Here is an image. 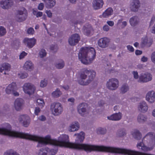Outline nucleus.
Segmentation results:
<instances>
[{"label": "nucleus", "mask_w": 155, "mask_h": 155, "mask_svg": "<svg viewBox=\"0 0 155 155\" xmlns=\"http://www.w3.org/2000/svg\"><path fill=\"white\" fill-rule=\"evenodd\" d=\"M8 129L6 127L5 135L9 137H19L29 139L38 142L37 147H42L43 145L48 144L64 147L77 150H83L86 152H91L92 151H105L111 153L124 154V148L110 147L98 146L86 144H80L84 138V134L81 132L79 134H75L74 136H77L76 140V143L69 142L68 135L63 134L61 135L58 140H53L50 135H47L45 137L36 135H32L28 134L12 131V127Z\"/></svg>", "instance_id": "f257e3e1"}, {"label": "nucleus", "mask_w": 155, "mask_h": 155, "mask_svg": "<svg viewBox=\"0 0 155 155\" xmlns=\"http://www.w3.org/2000/svg\"><path fill=\"white\" fill-rule=\"evenodd\" d=\"M155 147V134L150 132L143 138L142 141L138 142L137 147L144 152L152 150Z\"/></svg>", "instance_id": "f03ea898"}, {"label": "nucleus", "mask_w": 155, "mask_h": 155, "mask_svg": "<svg viewBox=\"0 0 155 155\" xmlns=\"http://www.w3.org/2000/svg\"><path fill=\"white\" fill-rule=\"evenodd\" d=\"M96 52L92 47H84L81 49L78 53V58L83 64L91 63L95 58Z\"/></svg>", "instance_id": "7ed1b4c3"}, {"label": "nucleus", "mask_w": 155, "mask_h": 155, "mask_svg": "<svg viewBox=\"0 0 155 155\" xmlns=\"http://www.w3.org/2000/svg\"><path fill=\"white\" fill-rule=\"evenodd\" d=\"M96 75L94 71L84 69L80 73L78 83L82 85H87L94 80Z\"/></svg>", "instance_id": "20e7f679"}, {"label": "nucleus", "mask_w": 155, "mask_h": 155, "mask_svg": "<svg viewBox=\"0 0 155 155\" xmlns=\"http://www.w3.org/2000/svg\"><path fill=\"white\" fill-rule=\"evenodd\" d=\"M50 109L52 114L58 116L61 114L63 111V107L61 104L59 102H54L50 106Z\"/></svg>", "instance_id": "39448f33"}, {"label": "nucleus", "mask_w": 155, "mask_h": 155, "mask_svg": "<svg viewBox=\"0 0 155 155\" xmlns=\"http://www.w3.org/2000/svg\"><path fill=\"white\" fill-rule=\"evenodd\" d=\"M119 85V82L116 78H111L108 80L106 84L107 88L111 91H115L117 89Z\"/></svg>", "instance_id": "423d86ee"}, {"label": "nucleus", "mask_w": 155, "mask_h": 155, "mask_svg": "<svg viewBox=\"0 0 155 155\" xmlns=\"http://www.w3.org/2000/svg\"><path fill=\"white\" fill-rule=\"evenodd\" d=\"M27 17V11L24 7L21 8L20 10L18 11L16 16V20L19 22L24 21Z\"/></svg>", "instance_id": "0eeeda50"}, {"label": "nucleus", "mask_w": 155, "mask_h": 155, "mask_svg": "<svg viewBox=\"0 0 155 155\" xmlns=\"http://www.w3.org/2000/svg\"><path fill=\"white\" fill-rule=\"evenodd\" d=\"M152 79V75L150 73L147 72L140 75L138 82L142 83H146L151 81Z\"/></svg>", "instance_id": "6e6552de"}, {"label": "nucleus", "mask_w": 155, "mask_h": 155, "mask_svg": "<svg viewBox=\"0 0 155 155\" xmlns=\"http://www.w3.org/2000/svg\"><path fill=\"white\" fill-rule=\"evenodd\" d=\"M88 105L86 103H82L79 104L77 106V110L81 116H84L88 113Z\"/></svg>", "instance_id": "1a4fd4ad"}, {"label": "nucleus", "mask_w": 155, "mask_h": 155, "mask_svg": "<svg viewBox=\"0 0 155 155\" xmlns=\"http://www.w3.org/2000/svg\"><path fill=\"white\" fill-rule=\"evenodd\" d=\"M23 88L24 92L30 95L33 94L35 90V86L30 83L25 84Z\"/></svg>", "instance_id": "9d476101"}, {"label": "nucleus", "mask_w": 155, "mask_h": 155, "mask_svg": "<svg viewBox=\"0 0 155 155\" xmlns=\"http://www.w3.org/2000/svg\"><path fill=\"white\" fill-rule=\"evenodd\" d=\"M80 39L79 35L77 34L72 35L69 38L68 42L71 46H74L78 43Z\"/></svg>", "instance_id": "9b49d317"}, {"label": "nucleus", "mask_w": 155, "mask_h": 155, "mask_svg": "<svg viewBox=\"0 0 155 155\" xmlns=\"http://www.w3.org/2000/svg\"><path fill=\"white\" fill-rule=\"evenodd\" d=\"M18 120L19 122L25 127H27L30 123V118L27 115H20L19 117Z\"/></svg>", "instance_id": "f8f14e48"}, {"label": "nucleus", "mask_w": 155, "mask_h": 155, "mask_svg": "<svg viewBox=\"0 0 155 155\" xmlns=\"http://www.w3.org/2000/svg\"><path fill=\"white\" fill-rule=\"evenodd\" d=\"M110 39L107 37H104L100 39L98 41V44L99 47L105 48L107 47L109 44Z\"/></svg>", "instance_id": "ddd939ff"}, {"label": "nucleus", "mask_w": 155, "mask_h": 155, "mask_svg": "<svg viewBox=\"0 0 155 155\" xmlns=\"http://www.w3.org/2000/svg\"><path fill=\"white\" fill-rule=\"evenodd\" d=\"M146 100L150 103H153L155 101V92L153 90L149 91L146 96Z\"/></svg>", "instance_id": "4468645a"}, {"label": "nucleus", "mask_w": 155, "mask_h": 155, "mask_svg": "<svg viewBox=\"0 0 155 155\" xmlns=\"http://www.w3.org/2000/svg\"><path fill=\"white\" fill-rule=\"evenodd\" d=\"M13 4L12 0H2L0 2V6L3 9H8Z\"/></svg>", "instance_id": "2eb2a0df"}, {"label": "nucleus", "mask_w": 155, "mask_h": 155, "mask_svg": "<svg viewBox=\"0 0 155 155\" xmlns=\"http://www.w3.org/2000/svg\"><path fill=\"white\" fill-rule=\"evenodd\" d=\"M24 104L23 100L21 98H17L15 101L14 106L17 111H20L22 109Z\"/></svg>", "instance_id": "dca6fc26"}, {"label": "nucleus", "mask_w": 155, "mask_h": 155, "mask_svg": "<svg viewBox=\"0 0 155 155\" xmlns=\"http://www.w3.org/2000/svg\"><path fill=\"white\" fill-rule=\"evenodd\" d=\"M140 6V2L138 0H133L130 3V9L134 12H137Z\"/></svg>", "instance_id": "f3484780"}, {"label": "nucleus", "mask_w": 155, "mask_h": 155, "mask_svg": "<svg viewBox=\"0 0 155 155\" xmlns=\"http://www.w3.org/2000/svg\"><path fill=\"white\" fill-rule=\"evenodd\" d=\"M36 39L34 38H25L24 40V42L25 44L30 48H32L35 44Z\"/></svg>", "instance_id": "a211bd4d"}, {"label": "nucleus", "mask_w": 155, "mask_h": 155, "mask_svg": "<svg viewBox=\"0 0 155 155\" xmlns=\"http://www.w3.org/2000/svg\"><path fill=\"white\" fill-rule=\"evenodd\" d=\"M92 3L94 8L97 10L102 7L104 2L103 0H93Z\"/></svg>", "instance_id": "6ab92c4d"}, {"label": "nucleus", "mask_w": 155, "mask_h": 155, "mask_svg": "<svg viewBox=\"0 0 155 155\" xmlns=\"http://www.w3.org/2000/svg\"><path fill=\"white\" fill-rule=\"evenodd\" d=\"M16 90L17 87L16 83L12 82L5 89V91L7 94H12V92H14Z\"/></svg>", "instance_id": "aec40b11"}, {"label": "nucleus", "mask_w": 155, "mask_h": 155, "mask_svg": "<svg viewBox=\"0 0 155 155\" xmlns=\"http://www.w3.org/2000/svg\"><path fill=\"white\" fill-rule=\"evenodd\" d=\"M139 111L142 113L146 112L148 109V106L145 101H142L140 102L138 107Z\"/></svg>", "instance_id": "412c9836"}, {"label": "nucleus", "mask_w": 155, "mask_h": 155, "mask_svg": "<svg viewBox=\"0 0 155 155\" xmlns=\"http://www.w3.org/2000/svg\"><path fill=\"white\" fill-rule=\"evenodd\" d=\"M129 22L131 26L134 27L138 24L140 19L138 16H134L130 19Z\"/></svg>", "instance_id": "4be33fe9"}, {"label": "nucleus", "mask_w": 155, "mask_h": 155, "mask_svg": "<svg viewBox=\"0 0 155 155\" xmlns=\"http://www.w3.org/2000/svg\"><path fill=\"white\" fill-rule=\"evenodd\" d=\"M122 117V114L120 112L113 114L109 117H107L108 119L112 120H119Z\"/></svg>", "instance_id": "5701e85b"}, {"label": "nucleus", "mask_w": 155, "mask_h": 155, "mask_svg": "<svg viewBox=\"0 0 155 155\" xmlns=\"http://www.w3.org/2000/svg\"><path fill=\"white\" fill-rule=\"evenodd\" d=\"M11 68L10 65L8 63H5L2 64L0 67V72H3L5 71L4 74H6V71H8L10 70Z\"/></svg>", "instance_id": "b1692460"}, {"label": "nucleus", "mask_w": 155, "mask_h": 155, "mask_svg": "<svg viewBox=\"0 0 155 155\" xmlns=\"http://www.w3.org/2000/svg\"><path fill=\"white\" fill-rule=\"evenodd\" d=\"M79 128V125L78 122H75L72 123L68 128V130L70 132L77 130Z\"/></svg>", "instance_id": "393cba45"}, {"label": "nucleus", "mask_w": 155, "mask_h": 155, "mask_svg": "<svg viewBox=\"0 0 155 155\" xmlns=\"http://www.w3.org/2000/svg\"><path fill=\"white\" fill-rule=\"evenodd\" d=\"M147 117L146 116L142 114H139L137 117V120L140 124H143L147 121Z\"/></svg>", "instance_id": "a878e982"}, {"label": "nucleus", "mask_w": 155, "mask_h": 155, "mask_svg": "<svg viewBox=\"0 0 155 155\" xmlns=\"http://www.w3.org/2000/svg\"><path fill=\"white\" fill-rule=\"evenodd\" d=\"M141 46L143 47L145 46L150 47L151 45V41L150 40H148L147 37L143 38L142 39Z\"/></svg>", "instance_id": "bb28decb"}, {"label": "nucleus", "mask_w": 155, "mask_h": 155, "mask_svg": "<svg viewBox=\"0 0 155 155\" xmlns=\"http://www.w3.org/2000/svg\"><path fill=\"white\" fill-rule=\"evenodd\" d=\"M23 68L25 70L31 71L34 68L33 64L31 61H26L25 63Z\"/></svg>", "instance_id": "cd10ccee"}, {"label": "nucleus", "mask_w": 155, "mask_h": 155, "mask_svg": "<svg viewBox=\"0 0 155 155\" xmlns=\"http://www.w3.org/2000/svg\"><path fill=\"white\" fill-rule=\"evenodd\" d=\"M133 137L135 139L138 140L141 138L142 135L140 131L137 130H134L132 133Z\"/></svg>", "instance_id": "c85d7f7f"}, {"label": "nucleus", "mask_w": 155, "mask_h": 155, "mask_svg": "<svg viewBox=\"0 0 155 155\" xmlns=\"http://www.w3.org/2000/svg\"><path fill=\"white\" fill-rule=\"evenodd\" d=\"M129 89V87L127 84H124L121 86L120 88V93L122 94H124L128 91Z\"/></svg>", "instance_id": "c756f323"}, {"label": "nucleus", "mask_w": 155, "mask_h": 155, "mask_svg": "<svg viewBox=\"0 0 155 155\" xmlns=\"http://www.w3.org/2000/svg\"><path fill=\"white\" fill-rule=\"evenodd\" d=\"M113 10L111 8H107L103 14V16L104 18H107L113 14Z\"/></svg>", "instance_id": "7c9ffc66"}, {"label": "nucleus", "mask_w": 155, "mask_h": 155, "mask_svg": "<svg viewBox=\"0 0 155 155\" xmlns=\"http://www.w3.org/2000/svg\"><path fill=\"white\" fill-rule=\"evenodd\" d=\"M6 127L8 129H10V124L8 123L4 124L3 127L0 128V134L5 135Z\"/></svg>", "instance_id": "2f4dec72"}, {"label": "nucleus", "mask_w": 155, "mask_h": 155, "mask_svg": "<svg viewBox=\"0 0 155 155\" xmlns=\"http://www.w3.org/2000/svg\"><path fill=\"white\" fill-rule=\"evenodd\" d=\"M117 134L120 137H122L126 134V130L124 128L119 129L118 130Z\"/></svg>", "instance_id": "473e14b6"}, {"label": "nucleus", "mask_w": 155, "mask_h": 155, "mask_svg": "<svg viewBox=\"0 0 155 155\" xmlns=\"http://www.w3.org/2000/svg\"><path fill=\"white\" fill-rule=\"evenodd\" d=\"M62 94V92L60 91V89L57 88L52 93V95L54 97L57 98L60 96Z\"/></svg>", "instance_id": "72a5a7b5"}, {"label": "nucleus", "mask_w": 155, "mask_h": 155, "mask_svg": "<svg viewBox=\"0 0 155 155\" xmlns=\"http://www.w3.org/2000/svg\"><path fill=\"white\" fill-rule=\"evenodd\" d=\"M55 0H47L46 2L47 7L49 8H51L55 5Z\"/></svg>", "instance_id": "f704fd0d"}, {"label": "nucleus", "mask_w": 155, "mask_h": 155, "mask_svg": "<svg viewBox=\"0 0 155 155\" xmlns=\"http://www.w3.org/2000/svg\"><path fill=\"white\" fill-rule=\"evenodd\" d=\"M4 155H20L15 151L12 150H9L5 152Z\"/></svg>", "instance_id": "c9c22d12"}, {"label": "nucleus", "mask_w": 155, "mask_h": 155, "mask_svg": "<svg viewBox=\"0 0 155 155\" xmlns=\"http://www.w3.org/2000/svg\"><path fill=\"white\" fill-rule=\"evenodd\" d=\"M49 150V148L46 147L45 149H41L39 151L38 155H47V152Z\"/></svg>", "instance_id": "e433bc0d"}, {"label": "nucleus", "mask_w": 155, "mask_h": 155, "mask_svg": "<svg viewBox=\"0 0 155 155\" xmlns=\"http://www.w3.org/2000/svg\"><path fill=\"white\" fill-rule=\"evenodd\" d=\"M92 30V28L90 26L87 27H85L84 30V32L85 35H88L90 34Z\"/></svg>", "instance_id": "4c0bfd02"}, {"label": "nucleus", "mask_w": 155, "mask_h": 155, "mask_svg": "<svg viewBox=\"0 0 155 155\" xmlns=\"http://www.w3.org/2000/svg\"><path fill=\"white\" fill-rule=\"evenodd\" d=\"M37 105H38L41 108H42L45 105V103L43 99H38L37 101Z\"/></svg>", "instance_id": "58836bf2"}, {"label": "nucleus", "mask_w": 155, "mask_h": 155, "mask_svg": "<svg viewBox=\"0 0 155 155\" xmlns=\"http://www.w3.org/2000/svg\"><path fill=\"white\" fill-rule=\"evenodd\" d=\"M97 133L98 134H104L106 132V130L104 128H99L97 129Z\"/></svg>", "instance_id": "ea45409f"}, {"label": "nucleus", "mask_w": 155, "mask_h": 155, "mask_svg": "<svg viewBox=\"0 0 155 155\" xmlns=\"http://www.w3.org/2000/svg\"><path fill=\"white\" fill-rule=\"evenodd\" d=\"M64 63L63 61L61 60L60 62L58 63L56 65L57 68L59 69L62 68L64 66Z\"/></svg>", "instance_id": "a19ab883"}, {"label": "nucleus", "mask_w": 155, "mask_h": 155, "mask_svg": "<svg viewBox=\"0 0 155 155\" xmlns=\"http://www.w3.org/2000/svg\"><path fill=\"white\" fill-rule=\"evenodd\" d=\"M46 51L44 49H41L39 52V56L41 58H43L45 57L46 55Z\"/></svg>", "instance_id": "79ce46f5"}, {"label": "nucleus", "mask_w": 155, "mask_h": 155, "mask_svg": "<svg viewBox=\"0 0 155 155\" xmlns=\"http://www.w3.org/2000/svg\"><path fill=\"white\" fill-rule=\"evenodd\" d=\"M6 33V29L3 27H0V36L4 35Z\"/></svg>", "instance_id": "37998d69"}, {"label": "nucleus", "mask_w": 155, "mask_h": 155, "mask_svg": "<svg viewBox=\"0 0 155 155\" xmlns=\"http://www.w3.org/2000/svg\"><path fill=\"white\" fill-rule=\"evenodd\" d=\"M33 13L34 15H35L37 17H41L43 15L42 12H37L36 11L33 10Z\"/></svg>", "instance_id": "c03bdc74"}, {"label": "nucleus", "mask_w": 155, "mask_h": 155, "mask_svg": "<svg viewBox=\"0 0 155 155\" xmlns=\"http://www.w3.org/2000/svg\"><path fill=\"white\" fill-rule=\"evenodd\" d=\"M57 149L56 150L51 149H49V150L48 151L47 153H49V155H55L57 152Z\"/></svg>", "instance_id": "a18cd8bd"}, {"label": "nucleus", "mask_w": 155, "mask_h": 155, "mask_svg": "<svg viewBox=\"0 0 155 155\" xmlns=\"http://www.w3.org/2000/svg\"><path fill=\"white\" fill-rule=\"evenodd\" d=\"M28 74L26 73H21L18 74V77L21 79L26 78L28 76Z\"/></svg>", "instance_id": "49530a36"}, {"label": "nucleus", "mask_w": 155, "mask_h": 155, "mask_svg": "<svg viewBox=\"0 0 155 155\" xmlns=\"http://www.w3.org/2000/svg\"><path fill=\"white\" fill-rule=\"evenodd\" d=\"M27 32L28 34L32 35L34 34L35 31L33 28L30 27L27 29Z\"/></svg>", "instance_id": "de8ad7c7"}, {"label": "nucleus", "mask_w": 155, "mask_h": 155, "mask_svg": "<svg viewBox=\"0 0 155 155\" xmlns=\"http://www.w3.org/2000/svg\"><path fill=\"white\" fill-rule=\"evenodd\" d=\"M47 84V81L44 79L41 81L40 86L41 87H44L46 86Z\"/></svg>", "instance_id": "09e8293b"}, {"label": "nucleus", "mask_w": 155, "mask_h": 155, "mask_svg": "<svg viewBox=\"0 0 155 155\" xmlns=\"http://www.w3.org/2000/svg\"><path fill=\"white\" fill-rule=\"evenodd\" d=\"M51 50L54 51V52L56 51L58 49V47L56 45H52L50 47Z\"/></svg>", "instance_id": "8fccbe9b"}, {"label": "nucleus", "mask_w": 155, "mask_h": 155, "mask_svg": "<svg viewBox=\"0 0 155 155\" xmlns=\"http://www.w3.org/2000/svg\"><path fill=\"white\" fill-rule=\"evenodd\" d=\"M151 59L153 63L155 64V51L153 52L151 54Z\"/></svg>", "instance_id": "3c124183"}, {"label": "nucleus", "mask_w": 155, "mask_h": 155, "mask_svg": "<svg viewBox=\"0 0 155 155\" xmlns=\"http://www.w3.org/2000/svg\"><path fill=\"white\" fill-rule=\"evenodd\" d=\"M59 80V78L58 77H54L52 78V81L54 83H58Z\"/></svg>", "instance_id": "603ef678"}, {"label": "nucleus", "mask_w": 155, "mask_h": 155, "mask_svg": "<svg viewBox=\"0 0 155 155\" xmlns=\"http://www.w3.org/2000/svg\"><path fill=\"white\" fill-rule=\"evenodd\" d=\"M111 100L112 101L115 103H116L118 101V98L117 96L113 95L111 98Z\"/></svg>", "instance_id": "864d4df0"}, {"label": "nucleus", "mask_w": 155, "mask_h": 155, "mask_svg": "<svg viewBox=\"0 0 155 155\" xmlns=\"http://www.w3.org/2000/svg\"><path fill=\"white\" fill-rule=\"evenodd\" d=\"M38 119L39 120L42 121H44L46 120V117L43 115H41L40 116L38 117Z\"/></svg>", "instance_id": "5fc2aeb1"}, {"label": "nucleus", "mask_w": 155, "mask_h": 155, "mask_svg": "<svg viewBox=\"0 0 155 155\" xmlns=\"http://www.w3.org/2000/svg\"><path fill=\"white\" fill-rule=\"evenodd\" d=\"M27 54V53L25 51L22 52L19 55V59H21L23 58Z\"/></svg>", "instance_id": "6e6d98bb"}, {"label": "nucleus", "mask_w": 155, "mask_h": 155, "mask_svg": "<svg viewBox=\"0 0 155 155\" xmlns=\"http://www.w3.org/2000/svg\"><path fill=\"white\" fill-rule=\"evenodd\" d=\"M132 74L134 75V77L135 79H137L138 78L139 76L138 75V73L137 71H133L132 72Z\"/></svg>", "instance_id": "4d7b16f0"}, {"label": "nucleus", "mask_w": 155, "mask_h": 155, "mask_svg": "<svg viewBox=\"0 0 155 155\" xmlns=\"http://www.w3.org/2000/svg\"><path fill=\"white\" fill-rule=\"evenodd\" d=\"M110 27L107 25H105L103 27V29L104 31H108L110 30Z\"/></svg>", "instance_id": "13d9d810"}, {"label": "nucleus", "mask_w": 155, "mask_h": 155, "mask_svg": "<svg viewBox=\"0 0 155 155\" xmlns=\"http://www.w3.org/2000/svg\"><path fill=\"white\" fill-rule=\"evenodd\" d=\"M44 7V4L42 3H40L38 6V9L40 10H42L43 9Z\"/></svg>", "instance_id": "bf43d9fd"}, {"label": "nucleus", "mask_w": 155, "mask_h": 155, "mask_svg": "<svg viewBox=\"0 0 155 155\" xmlns=\"http://www.w3.org/2000/svg\"><path fill=\"white\" fill-rule=\"evenodd\" d=\"M128 50L131 52H133L134 51V49L133 47L130 45H127V46Z\"/></svg>", "instance_id": "052dcab7"}, {"label": "nucleus", "mask_w": 155, "mask_h": 155, "mask_svg": "<svg viewBox=\"0 0 155 155\" xmlns=\"http://www.w3.org/2000/svg\"><path fill=\"white\" fill-rule=\"evenodd\" d=\"M45 13L48 17L51 18L52 17V14L50 10H46Z\"/></svg>", "instance_id": "680f3d73"}, {"label": "nucleus", "mask_w": 155, "mask_h": 155, "mask_svg": "<svg viewBox=\"0 0 155 155\" xmlns=\"http://www.w3.org/2000/svg\"><path fill=\"white\" fill-rule=\"evenodd\" d=\"M40 109L39 107H36L35 110V113L36 115H38V114L40 111Z\"/></svg>", "instance_id": "e2e57ef3"}, {"label": "nucleus", "mask_w": 155, "mask_h": 155, "mask_svg": "<svg viewBox=\"0 0 155 155\" xmlns=\"http://www.w3.org/2000/svg\"><path fill=\"white\" fill-rule=\"evenodd\" d=\"M107 23L111 27L113 26L114 25V23L112 21H107Z\"/></svg>", "instance_id": "0e129e2a"}, {"label": "nucleus", "mask_w": 155, "mask_h": 155, "mask_svg": "<svg viewBox=\"0 0 155 155\" xmlns=\"http://www.w3.org/2000/svg\"><path fill=\"white\" fill-rule=\"evenodd\" d=\"M155 21V16L154 15H153L152 17L150 22V25H152Z\"/></svg>", "instance_id": "69168bd1"}, {"label": "nucleus", "mask_w": 155, "mask_h": 155, "mask_svg": "<svg viewBox=\"0 0 155 155\" xmlns=\"http://www.w3.org/2000/svg\"><path fill=\"white\" fill-rule=\"evenodd\" d=\"M127 25V22L126 21H123L122 22L121 27L122 28H124Z\"/></svg>", "instance_id": "338daca9"}, {"label": "nucleus", "mask_w": 155, "mask_h": 155, "mask_svg": "<svg viewBox=\"0 0 155 155\" xmlns=\"http://www.w3.org/2000/svg\"><path fill=\"white\" fill-rule=\"evenodd\" d=\"M141 60L143 62H145L147 61L148 58L145 56H143L141 59Z\"/></svg>", "instance_id": "774afa93"}]
</instances>
